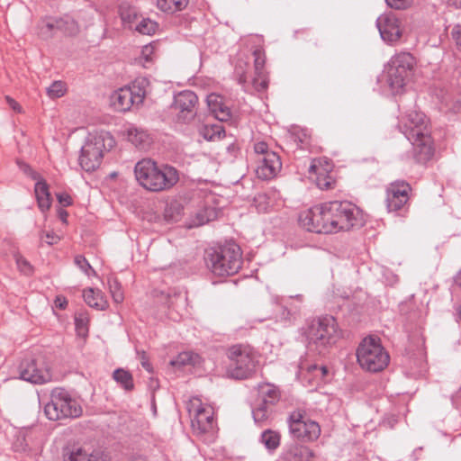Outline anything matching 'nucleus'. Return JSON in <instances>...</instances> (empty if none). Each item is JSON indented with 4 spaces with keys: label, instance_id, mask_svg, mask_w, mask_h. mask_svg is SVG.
<instances>
[{
    "label": "nucleus",
    "instance_id": "1",
    "mask_svg": "<svg viewBox=\"0 0 461 461\" xmlns=\"http://www.w3.org/2000/svg\"><path fill=\"white\" fill-rule=\"evenodd\" d=\"M399 128L413 146L419 161H427L433 156L432 140L424 113L416 110L407 112L400 119Z\"/></svg>",
    "mask_w": 461,
    "mask_h": 461
},
{
    "label": "nucleus",
    "instance_id": "2",
    "mask_svg": "<svg viewBox=\"0 0 461 461\" xmlns=\"http://www.w3.org/2000/svg\"><path fill=\"white\" fill-rule=\"evenodd\" d=\"M138 183L150 192H162L172 188L179 180V173L167 164L158 165L151 158H143L134 167Z\"/></svg>",
    "mask_w": 461,
    "mask_h": 461
},
{
    "label": "nucleus",
    "instance_id": "3",
    "mask_svg": "<svg viewBox=\"0 0 461 461\" xmlns=\"http://www.w3.org/2000/svg\"><path fill=\"white\" fill-rule=\"evenodd\" d=\"M207 267L218 276L236 274L241 267L242 258L239 245L227 242L224 245L211 249L205 257Z\"/></svg>",
    "mask_w": 461,
    "mask_h": 461
},
{
    "label": "nucleus",
    "instance_id": "4",
    "mask_svg": "<svg viewBox=\"0 0 461 461\" xmlns=\"http://www.w3.org/2000/svg\"><path fill=\"white\" fill-rule=\"evenodd\" d=\"M340 331L334 317L322 316L312 321L306 330V338L310 349L324 354L336 344Z\"/></svg>",
    "mask_w": 461,
    "mask_h": 461
},
{
    "label": "nucleus",
    "instance_id": "5",
    "mask_svg": "<svg viewBox=\"0 0 461 461\" xmlns=\"http://www.w3.org/2000/svg\"><path fill=\"white\" fill-rule=\"evenodd\" d=\"M186 409L191 419L193 433L207 444L213 442L216 437V424L212 407L203 404L200 398L193 397L186 403Z\"/></svg>",
    "mask_w": 461,
    "mask_h": 461
},
{
    "label": "nucleus",
    "instance_id": "6",
    "mask_svg": "<svg viewBox=\"0 0 461 461\" xmlns=\"http://www.w3.org/2000/svg\"><path fill=\"white\" fill-rule=\"evenodd\" d=\"M114 144L113 137L107 131L89 133L79 156L82 169L90 172L99 167L104 153L110 150Z\"/></svg>",
    "mask_w": 461,
    "mask_h": 461
},
{
    "label": "nucleus",
    "instance_id": "7",
    "mask_svg": "<svg viewBox=\"0 0 461 461\" xmlns=\"http://www.w3.org/2000/svg\"><path fill=\"white\" fill-rule=\"evenodd\" d=\"M416 66L415 58L409 52L397 53L386 67L387 84L393 95L402 94L412 78Z\"/></svg>",
    "mask_w": 461,
    "mask_h": 461
},
{
    "label": "nucleus",
    "instance_id": "8",
    "mask_svg": "<svg viewBox=\"0 0 461 461\" xmlns=\"http://www.w3.org/2000/svg\"><path fill=\"white\" fill-rule=\"evenodd\" d=\"M357 360L362 369L376 373L387 366L390 357L381 345L379 339L374 337H367L357 347Z\"/></svg>",
    "mask_w": 461,
    "mask_h": 461
},
{
    "label": "nucleus",
    "instance_id": "9",
    "mask_svg": "<svg viewBox=\"0 0 461 461\" xmlns=\"http://www.w3.org/2000/svg\"><path fill=\"white\" fill-rule=\"evenodd\" d=\"M230 365L228 374L235 379L249 377L258 365L257 352L249 345L238 344L228 350Z\"/></svg>",
    "mask_w": 461,
    "mask_h": 461
},
{
    "label": "nucleus",
    "instance_id": "10",
    "mask_svg": "<svg viewBox=\"0 0 461 461\" xmlns=\"http://www.w3.org/2000/svg\"><path fill=\"white\" fill-rule=\"evenodd\" d=\"M44 413L50 420L77 418L82 413L81 406L68 392L56 388L50 393V401L44 406Z\"/></svg>",
    "mask_w": 461,
    "mask_h": 461
},
{
    "label": "nucleus",
    "instance_id": "11",
    "mask_svg": "<svg viewBox=\"0 0 461 461\" xmlns=\"http://www.w3.org/2000/svg\"><path fill=\"white\" fill-rule=\"evenodd\" d=\"M257 398L252 405V416L255 423L266 424L272 416L274 406L281 398V392L276 385L261 383L257 386Z\"/></svg>",
    "mask_w": 461,
    "mask_h": 461
},
{
    "label": "nucleus",
    "instance_id": "12",
    "mask_svg": "<svg viewBox=\"0 0 461 461\" xmlns=\"http://www.w3.org/2000/svg\"><path fill=\"white\" fill-rule=\"evenodd\" d=\"M328 212L333 214L332 222L330 223L332 233L340 230H348L356 225L361 224L360 210L348 201L327 202Z\"/></svg>",
    "mask_w": 461,
    "mask_h": 461
},
{
    "label": "nucleus",
    "instance_id": "13",
    "mask_svg": "<svg viewBox=\"0 0 461 461\" xmlns=\"http://www.w3.org/2000/svg\"><path fill=\"white\" fill-rule=\"evenodd\" d=\"M287 423L289 432L294 438L313 441L321 435L320 425L307 419L303 410L298 409L292 411L287 418Z\"/></svg>",
    "mask_w": 461,
    "mask_h": 461
},
{
    "label": "nucleus",
    "instance_id": "14",
    "mask_svg": "<svg viewBox=\"0 0 461 461\" xmlns=\"http://www.w3.org/2000/svg\"><path fill=\"white\" fill-rule=\"evenodd\" d=\"M19 377L32 384H44L50 380V374L42 357L24 358L19 365Z\"/></svg>",
    "mask_w": 461,
    "mask_h": 461
},
{
    "label": "nucleus",
    "instance_id": "15",
    "mask_svg": "<svg viewBox=\"0 0 461 461\" xmlns=\"http://www.w3.org/2000/svg\"><path fill=\"white\" fill-rule=\"evenodd\" d=\"M327 202L315 205L309 210L302 212L299 215L300 225L308 231L316 233H332L330 224L323 223V212H328Z\"/></svg>",
    "mask_w": 461,
    "mask_h": 461
},
{
    "label": "nucleus",
    "instance_id": "16",
    "mask_svg": "<svg viewBox=\"0 0 461 461\" xmlns=\"http://www.w3.org/2000/svg\"><path fill=\"white\" fill-rule=\"evenodd\" d=\"M197 95L190 90H184L174 96L172 107L177 112V117L185 122H190L196 115Z\"/></svg>",
    "mask_w": 461,
    "mask_h": 461
},
{
    "label": "nucleus",
    "instance_id": "17",
    "mask_svg": "<svg viewBox=\"0 0 461 461\" xmlns=\"http://www.w3.org/2000/svg\"><path fill=\"white\" fill-rule=\"evenodd\" d=\"M376 26L381 38L388 43L398 41L402 36L399 20L393 13L380 15L376 20Z\"/></svg>",
    "mask_w": 461,
    "mask_h": 461
},
{
    "label": "nucleus",
    "instance_id": "18",
    "mask_svg": "<svg viewBox=\"0 0 461 461\" xmlns=\"http://www.w3.org/2000/svg\"><path fill=\"white\" fill-rule=\"evenodd\" d=\"M411 187L404 181L392 183L387 189L386 205L389 212L401 210L409 200Z\"/></svg>",
    "mask_w": 461,
    "mask_h": 461
},
{
    "label": "nucleus",
    "instance_id": "19",
    "mask_svg": "<svg viewBox=\"0 0 461 461\" xmlns=\"http://www.w3.org/2000/svg\"><path fill=\"white\" fill-rule=\"evenodd\" d=\"M255 162L257 163L256 174L263 180L272 179L282 167L280 158L276 153H267L261 158H255Z\"/></svg>",
    "mask_w": 461,
    "mask_h": 461
},
{
    "label": "nucleus",
    "instance_id": "20",
    "mask_svg": "<svg viewBox=\"0 0 461 461\" xmlns=\"http://www.w3.org/2000/svg\"><path fill=\"white\" fill-rule=\"evenodd\" d=\"M253 56L255 58V77L252 80V85L256 91L263 92L268 86V78L264 70L266 62L265 52L261 49H257L254 50Z\"/></svg>",
    "mask_w": 461,
    "mask_h": 461
},
{
    "label": "nucleus",
    "instance_id": "21",
    "mask_svg": "<svg viewBox=\"0 0 461 461\" xmlns=\"http://www.w3.org/2000/svg\"><path fill=\"white\" fill-rule=\"evenodd\" d=\"M131 95L127 87L114 91L110 97L111 106L118 112L129 111L132 105L136 104Z\"/></svg>",
    "mask_w": 461,
    "mask_h": 461
},
{
    "label": "nucleus",
    "instance_id": "22",
    "mask_svg": "<svg viewBox=\"0 0 461 461\" xmlns=\"http://www.w3.org/2000/svg\"><path fill=\"white\" fill-rule=\"evenodd\" d=\"M314 453L310 447L299 444L290 446L283 454L285 461H312Z\"/></svg>",
    "mask_w": 461,
    "mask_h": 461
},
{
    "label": "nucleus",
    "instance_id": "23",
    "mask_svg": "<svg viewBox=\"0 0 461 461\" xmlns=\"http://www.w3.org/2000/svg\"><path fill=\"white\" fill-rule=\"evenodd\" d=\"M66 461H106V457L102 451L89 452L83 447H77L68 454Z\"/></svg>",
    "mask_w": 461,
    "mask_h": 461
},
{
    "label": "nucleus",
    "instance_id": "24",
    "mask_svg": "<svg viewBox=\"0 0 461 461\" xmlns=\"http://www.w3.org/2000/svg\"><path fill=\"white\" fill-rule=\"evenodd\" d=\"M321 160H319L318 163L321 164ZM327 167L321 170L317 165V160H312V164L309 167V171L311 173H314L317 177V185L321 189L328 190L332 187V179L327 174L331 170L332 165L325 160Z\"/></svg>",
    "mask_w": 461,
    "mask_h": 461
},
{
    "label": "nucleus",
    "instance_id": "25",
    "mask_svg": "<svg viewBox=\"0 0 461 461\" xmlns=\"http://www.w3.org/2000/svg\"><path fill=\"white\" fill-rule=\"evenodd\" d=\"M127 138L129 141L140 149H148L152 142L150 135L145 130L133 126L127 130Z\"/></svg>",
    "mask_w": 461,
    "mask_h": 461
},
{
    "label": "nucleus",
    "instance_id": "26",
    "mask_svg": "<svg viewBox=\"0 0 461 461\" xmlns=\"http://www.w3.org/2000/svg\"><path fill=\"white\" fill-rule=\"evenodd\" d=\"M34 192L40 210L44 212L50 208L51 198L47 183L39 178L35 184Z\"/></svg>",
    "mask_w": 461,
    "mask_h": 461
},
{
    "label": "nucleus",
    "instance_id": "27",
    "mask_svg": "<svg viewBox=\"0 0 461 461\" xmlns=\"http://www.w3.org/2000/svg\"><path fill=\"white\" fill-rule=\"evenodd\" d=\"M127 88L131 92L136 105H139L142 104L145 96L150 92V82L147 77H138Z\"/></svg>",
    "mask_w": 461,
    "mask_h": 461
},
{
    "label": "nucleus",
    "instance_id": "28",
    "mask_svg": "<svg viewBox=\"0 0 461 461\" xmlns=\"http://www.w3.org/2000/svg\"><path fill=\"white\" fill-rule=\"evenodd\" d=\"M200 360L201 357L198 354L191 351H184L172 359L170 365L177 368L187 366H194L200 363Z\"/></svg>",
    "mask_w": 461,
    "mask_h": 461
},
{
    "label": "nucleus",
    "instance_id": "29",
    "mask_svg": "<svg viewBox=\"0 0 461 461\" xmlns=\"http://www.w3.org/2000/svg\"><path fill=\"white\" fill-rule=\"evenodd\" d=\"M83 298L85 302L92 308L97 310H104L107 306L106 301L104 299L103 294L99 291L92 288L83 292Z\"/></svg>",
    "mask_w": 461,
    "mask_h": 461
},
{
    "label": "nucleus",
    "instance_id": "30",
    "mask_svg": "<svg viewBox=\"0 0 461 461\" xmlns=\"http://www.w3.org/2000/svg\"><path fill=\"white\" fill-rule=\"evenodd\" d=\"M59 18L47 17L39 23V34L43 39H49L59 31Z\"/></svg>",
    "mask_w": 461,
    "mask_h": 461
},
{
    "label": "nucleus",
    "instance_id": "31",
    "mask_svg": "<svg viewBox=\"0 0 461 461\" xmlns=\"http://www.w3.org/2000/svg\"><path fill=\"white\" fill-rule=\"evenodd\" d=\"M188 1L189 0H157V6L165 13L174 14L185 9Z\"/></svg>",
    "mask_w": 461,
    "mask_h": 461
},
{
    "label": "nucleus",
    "instance_id": "32",
    "mask_svg": "<svg viewBox=\"0 0 461 461\" xmlns=\"http://www.w3.org/2000/svg\"><path fill=\"white\" fill-rule=\"evenodd\" d=\"M260 442L267 450L274 451L280 445V434L272 429H266L261 433Z\"/></svg>",
    "mask_w": 461,
    "mask_h": 461
},
{
    "label": "nucleus",
    "instance_id": "33",
    "mask_svg": "<svg viewBox=\"0 0 461 461\" xmlns=\"http://www.w3.org/2000/svg\"><path fill=\"white\" fill-rule=\"evenodd\" d=\"M155 60V44L150 43L142 47L137 62L143 68H149Z\"/></svg>",
    "mask_w": 461,
    "mask_h": 461
},
{
    "label": "nucleus",
    "instance_id": "34",
    "mask_svg": "<svg viewBox=\"0 0 461 461\" xmlns=\"http://www.w3.org/2000/svg\"><path fill=\"white\" fill-rule=\"evenodd\" d=\"M201 133L205 140H213L220 139L224 134V129L221 123L205 124L202 128Z\"/></svg>",
    "mask_w": 461,
    "mask_h": 461
},
{
    "label": "nucleus",
    "instance_id": "35",
    "mask_svg": "<svg viewBox=\"0 0 461 461\" xmlns=\"http://www.w3.org/2000/svg\"><path fill=\"white\" fill-rule=\"evenodd\" d=\"M59 31L66 35H76L78 32V25L77 22L70 16L66 15L59 18Z\"/></svg>",
    "mask_w": 461,
    "mask_h": 461
},
{
    "label": "nucleus",
    "instance_id": "36",
    "mask_svg": "<svg viewBox=\"0 0 461 461\" xmlns=\"http://www.w3.org/2000/svg\"><path fill=\"white\" fill-rule=\"evenodd\" d=\"M113 379L120 384L125 390L133 388V380L131 375L123 369H116L113 374Z\"/></svg>",
    "mask_w": 461,
    "mask_h": 461
},
{
    "label": "nucleus",
    "instance_id": "37",
    "mask_svg": "<svg viewBox=\"0 0 461 461\" xmlns=\"http://www.w3.org/2000/svg\"><path fill=\"white\" fill-rule=\"evenodd\" d=\"M158 29V23L149 18H142L135 26V30L141 34L151 35Z\"/></svg>",
    "mask_w": 461,
    "mask_h": 461
},
{
    "label": "nucleus",
    "instance_id": "38",
    "mask_svg": "<svg viewBox=\"0 0 461 461\" xmlns=\"http://www.w3.org/2000/svg\"><path fill=\"white\" fill-rule=\"evenodd\" d=\"M108 285L113 301L116 303H122L123 301V293L118 280L115 278H109Z\"/></svg>",
    "mask_w": 461,
    "mask_h": 461
},
{
    "label": "nucleus",
    "instance_id": "39",
    "mask_svg": "<svg viewBox=\"0 0 461 461\" xmlns=\"http://www.w3.org/2000/svg\"><path fill=\"white\" fill-rule=\"evenodd\" d=\"M88 318L85 313H78L75 317V326L78 336L86 337L88 332Z\"/></svg>",
    "mask_w": 461,
    "mask_h": 461
},
{
    "label": "nucleus",
    "instance_id": "40",
    "mask_svg": "<svg viewBox=\"0 0 461 461\" xmlns=\"http://www.w3.org/2000/svg\"><path fill=\"white\" fill-rule=\"evenodd\" d=\"M65 93V84L61 81H55L47 88V95L52 99L59 98L63 96Z\"/></svg>",
    "mask_w": 461,
    "mask_h": 461
},
{
    "label": "nucleus",
    "instance_id": "41",
    "mask_svg": "<svg viewBox=\"0 0 461 461\" xmlns=\"http://www.w3.org/2000/svg\"><path fill=\"white\" fill-rule=\"evenodd\" d=\"M206 101L208 108L212 114L224 104L223 98L214 93L208 95Z\"/></svg>",
    "mask_w": 461,
    "mask_h": 461
},
{
    "label": "nucleus",
    "instance_id": "42",
    "mask_svg": "<svg viewBox=\"0 0 461 461\" xmlns=\"http://www.w3.org/2000/svg\"><path fill=\"white\" fill-rule=\"evenodd\" d=\"M75 264L84 272L86 275L90 276L92 273H95L94 269L88 263V261L85 258V257L81 255H77L75 258Z\"/></svg>",
    "mask_w": 461,
    "mask_h": 461
},
{
    "label": "nucleus",
    "instance_id": "43",
    "mask_svg": "<svg viewBox=\"0 0 461 461\" xmlns=\"http://www.w3.org/2000/svg\"><path fill=\"white\" fill-rule=\"evenodd\" d=\"M17 267L24 275H30L32 273L31 264L22 256L16 254L14 256Z\"/></svg>",
    "mask_w": 461,
    "mask_h": 461
},
{
    "label": "nucleus",
    "instance_id": "44",
    "mask_svg": "<svg viewBox=\"0 0 461 461\" xmlns=\"http://www.w3.org/2000/svg\"><path fill=\"white\" fill-rule=\"evenodd\" d=\"M213 116L219 122H228L231 118V112L227 105L223 104L222 107H221L215 112V113H213Z\"/></svg>",
    "mask_w": 461,
    "mask_h": 461
},
{
    "label": "nucleus",
    "instance_id": "45",
    "mask_svg": "<svg viewBox=\"0 0 461 461\" xmlns=\"http://www.w3.org/2000/svg\"><path fill=\"white\" fill-rule=\"evenodd\" d=\"M254 152L256 156L255 158H261L262 157H265L267 153H275L274 151L269 150L267 144L263 141L254 144Z\"/></svg>",
    "mask_w": 461,
    "mask_h": 461
},
{
    "label": "nucleus",
    "instance_id": "46",
    "mask_svg": "<svg viewBox=\"0 0 461 461\" xmlns=\"http://www.w3.org/2000/svg\"><path fill=\"white\" fill-rule=\"evenodd\" d=\"M300 306H290L288 308L287 306L282 307V312L280 315V320L282 321H288L290 320L297 312L299 311Z\"/></svg>",
    "mask_w": 461,
    "mask_h": 461
},
{
    "label": "nucleus",
    "instance_id": "47",
    "mask_svg": "<svg viewBox=\"0 0 461 461\" xmlns=\"http://www.w3.org/2000/svg\"><path fill=\"white\" fill-rule=\"evenodd\" d=\"M204 213L205 214H203V212L197 213L196 220L194 221V225L205 224L206 222H208L211 220L212 216L213 215L212 210H210V211L206 210Z\"/></svg>",
    "mask_w": 461,
    "mask_h": 461
},
{
    "label": "nucleus",
    "instance_id": "48",
    "mask_svg": "<svg viewBox=\"0 0 461 461\" xmlns=\"http://www.w3.org/2000/svg\"><path fill=\"white\" fill-rule=\"evenodd\" d=\"M386 4L394 9H405L409 5L408 0H385Z\"/></svg>",
    "mask_w": 461,
    "mask_h": 461
},
{
    "label": "nucleus",
    "instance_id": "49",
    "mask_svg": "<svg viewBox=\"0 0 461 461\" xmlns=\"http://www.w3.org/2000/svg\"><path fill=\"white\" fill-rule=\"evenodd\" d=\"M139 358L140 360V364L144 369H146L148 372H152V366L151 364L149 361V358L144 351H138L137 352Z\"/></svg>",
    "mask_w": 461,
    "mask_h": 461
},
{
    "label": "nucleus",
    "instance_id": "50",
    "mask_svg": "<svg viewBox=\"0 0 461 461\" xmlns=\"http://www.w3.org/2000/svg\"><path fill=\"white\" fill-rule=\"evenodd\" d=\"M452 38L456 41L457 48L461 50V25H456L451 32Z\"/></svg>",
    "mask_w": 461,
    "mask_h": 461
},
{
    "label": "nucleus",
    "instance_id": "51",
    "mask_svg": "<svg viewBox=\"0 0 461 461\" xmlns=\"http://www.w3.org/2000/svg\"><path fill=\"white\" fill-rule=\"evenodd\" d=\"M43 238H46V242L49 245L56 244L60 240V238L52 231H46V232L42 233V235L41 236V239H43Z\"/></svg>",
    "mask_w": 461,
    "mask_h": 461
},
{
    "label": "nucleus",
    "instance_id": "52",
    "mask_svg": "<svg viewBox=\"0 0 461 461\" xmlns=\"http://www.w3.org/2000/svg\"><path fill=\"white\" fill-rule=\"evenodd\" d=\"M309 372H314L315 376H319L322 379L327 374V368L325 366H312L309 368Z\"/></svg>",
    "mask_w": 461,
    "mask_h": 461
},
{
    "label": "nucleus",
    "instance_id": "53",
    "mask_svg": "<svg viewBox=\"0 0 461 461\" xmlns=\"http://www.w3.org/2000/svg\"><path fill=\"white\" fill-rule=\"evenodd\" d=\"M57 198L59 203L63 206H68L72 203V199L68 194H58Z\"/></svg>",
    "mask_w": 461,
    "mask_h": 461
},
{
    "label": "nucleus",
    "instance_id": "54",
    "mask_svg": "<svg viewBox=\"0 0 461 461\" xmlns=\"http://www.w3.org/2000/svg\"><path fill=\"white\" fill-rule=\"evenodd\" d=\"M5 100L9 106L16 113H22V106L12 97L5 96Z\"/></svg>",
    "mask_w": 461,
    "mask_h": 461
},
{
    "label": "nucleus",
    "instance_id": "55",
    "mask_svg": "<svg viewBox=\"0 0 461 461\" xmlns=\"http://www.w3.org/2000/svg\"><path fill=\"white\" fill-rule=\"evenodd\" d=\"M21 168L28 175H30L33 179L35 180H38L40 178L39 175L34 172L31 167L30 166H28L27 164H23L21 166Z\"/></svg>",
    "mask_w": 461,
    "mask_h": 461
},
{
    "label": "nucleus",
    "instance_id": "56",
    "mask_svg": "<svg viewBox=\"0 0 461 461\" xmlns=\"http://www.w3.org/2000/svg\"><path fill=\"white\" fill-rule=\"evenodd\" d=\"M133 14L134 17L136 16L135 13L133 11H129V14H126L125 12H122L121 13V17H122V20L124 22V23H131V15Z\"/></svg>",
    "mask_w": 461,
    "mask_h": 461
},
{
    "label": "nucleus",
    "instance_id": "57",
    "mask_svg": "<svg viewBox=\"0 0 461 461\" xmlns=\"http://www.w3.org/2000/svg\"><path fill=\"white\" fill-rule=\"evenodd\" d=\"M55 304H56L57 307H59L61 309H65L67 304H68V302L63 297H57V299L55 301Z\"/></svg>",
    "mask_w": 461,
    "mask_h": 461
},
{
    "label": "nucleus",
    "instance_id": "58",
    "mask_svg": "<svg viewBox=\"0 0 461 461\" xmlns=\"http://www.w3.org/2000/svg\"><path fill=\"white\" fill-rule=\"evenodd\" d=\"M322 216H323V220H322L323 223L330 224L332 222L333 214L330 213V212H324Z\"/></svg>",
    "mask_w": 461,
    "mask_h": 461
},
{
    "label": "nucleus",
    "instance_id": "59",
    "mask_svg": "<svg viewBox=\"0 0 461 461\" xmlns=\"http://www.w3.org/2000/svg\"><path fill=\"white\" fill-rule=\"evenodd\" d=\"M322 216H323V220H322L323 223L330 224L332 222L333 214L330 213V212H324Z\"/></svg>",
    "mask_w": 461,
    "mask_h": 461
},
{
    "label": "nucleus",
    "instance_id": "60",
    "mask_svg": "<svg viewBox=\"0 0 461 461\" xmlns=\"http://www.w3.org/2000/svg\"><path fill=\"white\" fill-rule=\"evenodd\" d=\"M58 215L59 217V219L64 222V223H67V219H68V212L67 211H65L64 209H59L58 211Z\"/></svg>",
    "mask_w": 461,
    "mask_h": 461
},
{
    "label": "nucleus",
    "instance_id": "61",
    "mask_svg": "<svg viewBox=\"0 0 461 461\" xmlns=\"http://www.w3.org/2000/svg\"><path fill=\"white\" fill-rule=\"evenodd\" d=\"M316 160H317V161L321 160V164H319V163L317 162V165H318V167H319V168H320L321 170H323V169L327 167V164H326L325 160H327V161L330 163V161H329V159H328V158H318V159H316Z\"/></svg>",
    "mask_w": 461,
    "mask_h": 461
},
{
    "label": "nucleus",
    "instance_id": "62",
    "mask_svg": "<svg viewBox=\"0 0 461 461\" xmlns=\"http://www.w3.org/2000/svg\"><path fill=\"white\" fill-rule=\"evenodd\" d=\"M447 3H448L449 5H453L456 8H460L461 7V0H448Z\"/></svg>",
    "mask_w": 461,
    "mask_h": 461
},
{
    "label": "nucleus",
    "instance_id": "63",
    "mask_svg": "<svg viewBox=\"0 0 461 461\" xmlns=\"http://www.w3.org/2000/svg\"><path fill=\"white\" fill-rule=\"evenodd\" d=\"M290 299H295L299 303H303V295L296 294L295 296H290Z\"/></svg>",
    "mask_w": 461,
    "mask_h": 461
},
{
    "label": "nucleus",
    "instance_id": "64",
    "mask_svg": "<svg viewBox=\"0 0 461 461\" xmlns=\"http://www.w3.org/2000/svg\"><path fill=\"white\" fill-rule=\"evenodd\" d=\"M456 283L461 285V270L459 271V273L457 274V276H456Z\"/></svg>",
    "mask_w": 461,
    "mask_h": 461
}]
</instances>
